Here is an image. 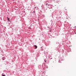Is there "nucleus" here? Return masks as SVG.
Wrapping results in <instances>:
<instances>
[{
	"label": "nucleus",
	"mask_w": 76,
	"mask_h": 76,
	"mask_svg": "<svg viewBox=\"0 0 76 76\" xmlns=\"http://www.w3.org/2000/svg\"><path fill=\"white\" fill-rule=\"evenodd\" d=\"M5 58H6L5 57H4L2 58V59L3 60H5Z\"/></svg>",
	"instance_id": "obj_1"
},
{
	"label": "nucleus",
	"mask_w": 76,
	"mask_h": 76,
	"mask_svg": "<svg viewBox=\"0 0 76 76\" xmlns=\"http://www.w3.org/2000/svg\"><path fill=\"white\" fill-rule=\"evenodd\" d=\"M7 20H9V21H10V20H10V18H9L7 17Z\"/></svg>",
	"instance_id": "obj_2"
},
{
	"label": "nucleus",
	"mask_w": 76,
	"mask_h": 76,
	"mask_svg": "<svg viewBox=\"0 0 76 76\" xmlns=\"http://www.w3.org/2000/svg\"><path fill=\"white\" fill-rule=\"evenodd\" d=\"M34 47L35 48H37V46L36 45H34Z\"/></svg>",
	"instance_id": "obj_3"
},
{
	"label": "nucleus",
	"mask_w": 76,
	"mask_h": 76,
	"mask_svg": "<svg viewBox=\"0 0 76 76\" xmlns=\"http://www.w3.org/2000/svg\"><path fill=\"white\" fill-rule=\"evenodd\" d=\"M48 5V3H46V6H47V5Z\"/></svg>",
	"instance_id": "obj_4"
},
{
	"label": "nucleus",
	"mask_w": 76,
	"mask_h": 76,
	"mask_svg": "<svg viewBox=\"0 0 76 76\" xmlns=\"http://www.w3.org/2000/svg\"><path fill=\"white\" fill-rule=\"evenodd\" d=\"M35 11H34V13H35Z\"/></svg>",
	"instance_id": "obj_5"
},
{
	"label": "nucleus",
	"mask_w": 76,
	"mask_h": 76,
	"mask_svg": "<svg viewBox=\"0 0 76 76\" xmlns=\"http://www.w3.org/2000/svg\"><path fill=\"white\" fill-rule=\"evenodd\" d=\"M2 76H5V75H2Z\"/></svg>",
	"instance_id": "obj_6"
},
{
	"label": "nucleus",
	"mask_w": 76,
	"mask_h": 76,
	"mask_svg": "<svg viewBox=\"0 0 76 76\" xmlns=\"http://www.w3.org/2000/svg\"><path fill=\"white\" fill-rule=\"evenodd\" d=\"M35 8H36V7H35Z\"/></svg>",
	"instance_id": "obj_7"
},
{
	"label": "nucleus",
	"mask_w": 76,
	"mask_h": 76,
	"mask_svg": "<svg viewBox=\"0 0 76 76\" xmlns=\"http://www.w3.org/2000/svg\"><path fill=\"white\" fill-rule=\"evenodd\" d=\"M37 48H36V49Z\"/></svg>",
	"instance_id": "obj_8"
},
{
	"label": "nucleus",
	"mask_w": 76,
	"mask_h": 76,
	"mask_svg": "<svg viewBox=\"0 0 76 76\" xmlns=\"http://www.w3.org/2000/svg\"><path fill=\"white\" fill-rule=\"evenodd\" d=\"M45 62H46V61H45Z\"/></svg>",
	"instance_id": "obj_9"
},
{
	"label": "nucleus",
	"mask_w": 76,
	"mask_h": 76,
	"mask_svg": "<svg viewBox=\"0 0 76 76\" xmlns=\"http://www.w3.org/2000/svg\"><path fill=\"white\" fill-rule=\"evenodd\" d=\"M75 34H76V33H75Z\"/></svg>",
	"instance_id": "obj_10"
}]
</instances>
